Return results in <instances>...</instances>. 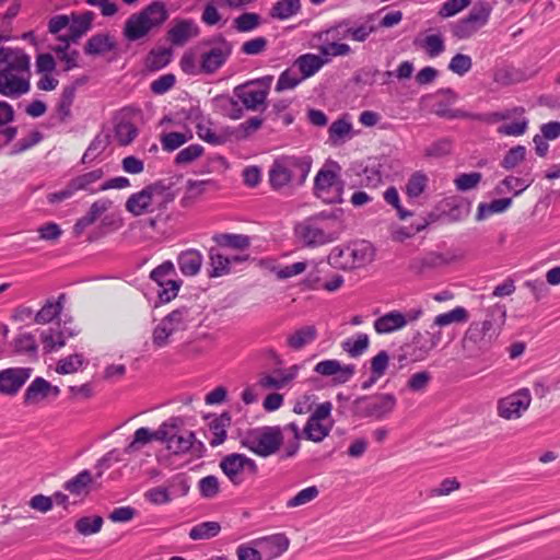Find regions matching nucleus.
<instances>
[{
	"mask_svg": "<svg viewBox=\"0 0 560 560\" xmlns=\"http://www.w3.org/2000/svg\"><path fill=\"white\" fill-rule=\"evenodd\" d=\"M506 322V307L495 303L486 310L483 320L469 324L462 339V347L467 358H477L487 352L497 341Z\"/></svg>",
	"mask_w": 560,
	"mask_h": 560,
	"instance_id": "nucleus-1",
	"label": "nucleus"
},
{
	"mask_svg": "<svg viewBox=\"0 0 560 560\" xmlns=\"http://www.w3.org/2000/svg\"><path fill=\"white\" fill-rule=\"evenodd\" d=\"M0 95L19 98L31 90V58L22 49L1 47Z\"/></svg>",
	"mask_w": 560,
	"mask_h": 560,
	"instance_id": "nucleus-2",
	"label": "nucleus"
},
{
	"mask_svg": "<svg viewBox=\"0 0 560 560\" xmlns=\"http://www.w3.org/2000/svg\"><path fill=\"white\" fill-rule=\"evenodd\" d=\"M310 155H281L269 167L268 182L276 191L301 187L312 168Z\"/></svg>",
	"mask_w": 560,
	"mask_h": 560,
	"instance_id": "nucleus-3",
	"label": "nucleus"
},
{
	"mask_svg": "<svg viewBox=\"0 0 560 560\" xmlns=\"http://www.w3.org/2000/svg\"><path fill=\"white\" fill-rule=\"evenodd\" d=\"M175 195L170 185L158 180L145 186L142 190L129 196L126 201V210L136 217L163 210L172 202Z\"/></svg>",
	"mask_w": 560,
	"mask_h": 560,
	"instance_id": "nucleus-4",
	"label": "nucleus"
},
{
	"mask_svg": "<svg viewBox=\"0 0 560 560\" xmlns=\"http://www.w3.org/2000/svg\"><path fill=\"white\" fill-rule=\"evenodd\" d=\"M168 14L161 1H155L139 13L128 18L124 27V35L128 40H138L144 37L153 27L165 22Z\"/></svg>",
	"mask_w": 560,
	"mask_h": 560,
	"instance_id": "nucleus-5",
	"label": "nucleus"
},
{
	"mask_svg": "<svg viewBox=\"0 0 560 560\" xmlns=\"http://www.w3.org/2000/svg\"><path fill=\"white\" fill-rule=\"evenodd\" d=\"M283 444L282 429L279 425H266L254 429L243 438L242 445L260 457L278 453Z\"/></svg>",
	"mask_w": 560,
	"mask_h": 560,
	"instance_id": "nucleus-6",
	"label": "nucleus"
},
{
	"mask_svg": "<svg viewBox=\"0 0 560 560\" xmlns=\"http://www.w3.org/2000/svg\"><path fill=\"white\" fill-rule=\"evenodd\" d=\"M327 259L328 264L337 269L360 268L372 261L373 249L368 242L336 246L330 250Z\"/></svg>",
	"mask_w": 560,
	"mask_h": 560,
	"instance_id": "nucleus-7",
	"label": "nucleus"
},
{
	"mask_svg": "<svg viewBox=\"0 0 560 560\" xmlns=\"http://www.w3.org/2000/svg\"><path fill=\"white\" fill-rule=\"evenodd\" d=\"M192 320L190 308L183 306L174 310L154 327L152 331V342L156 348H164L170 343V338L187 329Z\"/></svg>",
	"mask_w": 560,
	"mask_h": 560,
	"instance_id": "nucleus-8",
	"label": "nucleus"
},
{
	"mask_svg": "<svg viewBox=\"0 0 560 560\" xmlns=\"http://www.w3.org/2000/svg\"><path fill=\"white\" fill-rule=\"evenodd\" d=\"M397 399L393 394H376L358 397L352 404L353 413L359 418L382 420L395 409Z\"/></svg>",
	"mask_w": 560,
	"mask_h": 560,
	"instance_id": "nucleus-9",
	"label": "nucleus"
},
{
	"mask_svg": "<svg viewBox=\"0 0 560 560\" xmlns=\"http://www.w3.org/2000/svg\"><path fill=\"white\" fill-rule=\"evenodd\" d=\"M324 218H326V215L320 213L298 223L294 228V234L298 242L304 247L310 248L334 242L337 238V235L325 230L322 224V219Z\"/></svg>",
	"mask_w": 560,
	"mask_h": 560,
	"instance_id": "nucleus-10",
	"label": "nucleus"
},
{
	"mask_svg": "<svg viewBox=\"0 0 560 560\" xmlns=\"http://www.w3.org/2000/svg\"><path fill=\"white\" fill-rule=\"evenodd\" d=\"M207 49L200 56L199 72L212 74L218 71L230 58L233 45L222 35H217L206 42Z\"/></svg>",
	"mask_w": 560,
	"mask_h": 560,
	"instance_id": "nucleus-11",
	"label": "nucleus"
},
{
	"mask_svg": "<svg viewBox=\"0 0 560 560\" xmlns=\"http://www.w3.org/2000/svg\"><path fill=\"white\" fill-rule=\"evenodd\" d=\"M532 393L528 388H520L497 400V416L505 421L521 419L532 405Z\"/></svg>",
	"mask_w": 560,
	"mask_h": 560,
	"instance_id": "nucleus-12",
	"label": "nucleus"
},
{
	"mask_svg": "<svg viewBox=\"0 0 560 560\" xmlns=\"http://www.w3.org/2000/svg\"><path fill=\"white\" fill-rule=\"evenodd\" d=\"M492 8L488 2L477 3L464 19L451 25V32L457 39H467L474 36L489 21Z\"/></svg>",
	"mask_w": 560,
	"mask_h": 560,
	"instance_id": "nucleus-13",
	"label": "nucleus"
},
{
	"mask_svg": "<svg viewBox=\"0 0 560 560\" xmlns=\"http://www.w3.org/2000/svg\"><path fill=\"white\" fill-rule=\"evenodd\" d=\"M343 183L338 172L326 167L320 168L314 178V194L326 203L342 202Z\"/></svg>",
	"mask_w": 560,
	"mask_h": 560,
	"instance_id": "nucleus-14",
	"label": "nucleus"
},
{
	"mask_svg": "<svg viewBox=\"0 0 560 560\" xmlns=\"http://www.w3.org/2000/svg\"><path fill=\"white\" fill-rule=\"evenodd\" d=\"M220 468L235 486L243 482L244 479L242 475L244 471H248L250 475H256L258 471L257 464L254 459L238 453H233L223 457L220 463Z\"/></svg>",
	"mask_w": 560,
	"mask_h": 560,
	"instance_id": "nucleus-15",
	"label": "nucleus"
},
{
	"mask_svg": "<svg viewBox=\"0 0 560 560\" xmlns=\"http://www.w3.org/2000/svg\"><path fill=\"white\" fill-rule=\"evenodd\" d=\"M442 340V332L439 331H417L411 342L407 346L410 350L408 354L415 362L423 361L428 358L430 352L435 349Z\"/></svg>",
	"mask_w": 560,
	"mask_h": 560,
	"instance_id": "nucleus-16",
	"label": "nucleus"
},
{
	"mask_svg": "<svg viewBox=\"0 0 560 560\" xmlns=\"http://www.w3.org/2000/svg\"><path fill=\"white\" fill-rule=\"evenodd\" d=\"M373 15L366 18V22L358 26H349V21H341L337 25L328 28L325 34L331 35L332 38H347L350 37L355 42H365L369 36L376 31L373 24Z\"/></svg>",
	"mask_w": 560,
	"mask_h": 560,
	"instance_id": "nucleus-17",
	"label": "nucleus"
},
{
	"mask_svg": "<svg viewBox=\"0 0 560 560\" xmlns=\"http://www.w3.org/2000/svg\"><path fill=\"white\" fill-rule=\"evenodd\" d=\"M314 372L325 377H332L334 384L341 385L352 378L355 366L353 364H341L336 359H327L316 363Z\"/></svg>",
	"mask_w": 560,
	"mask_h": 560,
	"instance_id": "nucleus-18",
	"label": "nucleus"
},
{
	"mask_svg": "<svg viewBox=\"0 0 560 560\" xmlns=\"http://www.w3.org/2000/svg\"><path fill=\"white\" fill-rule=\"evenodd\" d=\"M31 368H8L0 371V394L15 396L31 377Z\"/></svg>",
	"mask_w": 560,
	"mask_h": 560,
	"instance_id": "nucleus-19",
	"label": "nucleus"
},
{
	"mask_svg": "<svg viewBox=\"0 0 560 560\" xmlns=\"http://www.w3.org/2000/svg\"><path fill=\"white\" fill-rule=\"evenodd\" d=\"M166 448L175 455L192 453L196 456H200L205 450V446L202 442L196 440L194 432H182L178 427L175 431V434H173L171 441L168 442Z\"/></svg>",
	"mask_w": 560,
	"mask_h": 560,
	"instance_id": "nucleus-20",
	"label": "nucleus"
},
{
	"mask_svg": "<svg viewBox=\"0 0 560 560\" xmlns=\"http://www.w3.org/2000/svg\"><path fill=\"white\" fill-rule=\"evenodd\" d=\"M253 544L260 549L264 560H271L288 550L290 540L284 534H275L258 538Z\"/></svg>",
	"mask_w": 560,
	"mask_h": 560,
	"instance_id": "nucleus-21",
	"label": "nucleus"
},
{
	"mask_svg": "<svg viewBox=\"0 0 560 560\" xmlns=\"http://www.w3.org/2000/svg\"><path fill=\"white\" fill-rule=\"evenodd\" d=\"M233 93L248 110H257L260 106L265 105L267 101V91L258 90L248 82L237 85Z\"/></svg>",
	"mask_w": 560,
	"mask_h": 560,
	"instance_id": "nucleus-22",
	"label": "nucleus"
},
{
	"mask_svg": "<svg viewBox=\"0 0 560 560\" xmlns=\"http://www.w3.org/2000/svg\"><path fill=\"white\" fill-rule=\"evenodd\" d=\"M113 207V201L107 198H101L94 201L88 212L77 220L73 232L77 236L81 235L84 230L94 224L106 211Z\"/></svg>",
	"mask_w": 560,
	"mask_h": 560,
	"instance_id": "nucleus-23",
	"label": "nucleus"
},
{
	"mask_svg": "<svg viewBox=\"0 0 560 560\" xmlns=\"http://www.w3.org/2000/svg\"><path fill=\"white\" fill-rule=\"evenodd\" d=\"M299 371H300L299 365H292L287 370H277V371H275L273 375H270V374L262 375L258 381V385L266 389L283 388L298 376Z\"/></svg>",
	"mask_w": 560,
	"mask_h": 560,
	"instance_id": "nucleus-24",
	"label": "nucleus"
},
{
	"mask_svg": "<svg viewBox=\"0 0 560 560\" xmlns=\"http://www.w3.org/2000/svg\"><path fill=\"white\" fill-rule=\"evenodd\" d=\"M199 35V27L192 20H179L168 31V39L175 46H183Z\"/></svg>",
	"mask_w": 560,
	"mask_h": 560,
	"instance_id": "nucleus-25",
	"label": "nucleus"
},
{
	"mask_svg": "<svg viewBox=\"0 0 560 560\" xmlns=\"http://www.w3.org/2000/svg\"><path fill=\"white\" fill-rule=\"evenodd\" d=\"M373 327L380 335H388L406 327V319L400 311H390L374 320Z\"/></svg>",
	"mask_w": 560,
	"mask_h": 560,
	"instance_id": "nucleus-26",
	"label": "nucleus"
},
{
	"mask_svg": "<svg viewBox=\"0 0 560 560\" xmlns=\"http://www.w3.org/2000/svg\"><path fill=\"white\" fill-rule=\"evenodd\" d=\"M352 137V124L347 116L338 118L328 128V142L332 147H339Z\"/></svg>",
	"mask_w": 560,
	"mask_h": 560,
	"instance_id": "nucleus-27",
	"label": "nucleus"
},
{
	"mask_svg": "<svg viewBox=\"0 0 560 560\" xmlns=\"http://www.w3.org/2000/svg\"><path fill=\"white\" fill-rule=\"evenodd\" d=\"M51 384L43 377L32 381L24 393L25 405H36L50 396Z\"/></svg>",
	"mask_w": 560,
	"mask_h": 560,
	"instance_id": "nucleus-28",
	"label": "nucleus"
},
{
	"mask_svg": "<svg viewBox=\"0 0 560 560\" xmlns=\"http://www.w3.org/2000/svg\"><path fill=\"white\" fill-rule=\"evenodd\" d=\"M317 338V329L315 326H302L287 337V345L294 351L302 350L311 345Z\"/></svg>",
	"mask_w": 560,
	"mask_h": 560,
	"instance_id": "nucleus-29",
	"label": "nucleus"
},
{
	"mask_svg": "<svg viewBox=\"0 0 560 560\" xmlns=\"http://www.w3.org/2000/svg\"><path fill=\"white\" fill-rule=\"evenodd\" d=\"M202 255L197 249H187L179 254L177 264L184 276H196L202 266Z\"/></svg>",
	"mask_w": 560,
	"mask_h": 560,
	"instance_id": "nucleus-30",
	"label": "nucleus"
},
{
	"mask_svg": "<svg viewBox=\"0 0 560 560\" xmlns=\"http://www.w3.org/2000/svg\"><path fill=\"white\" fill-rule=\"evenodd\" d=\"M327 62H329V58H324L323 56L314 54H304L295 60L294 66L302 73L303 79H307L319 71V69Z\"/></svg>",
	"mask_w": 560,
	"mask_h": 560,
	"instance_id": "nucleus-31",
	"label": "nucleus"
},
{
	"mask_svg": "<svg viewBox=\"0 0 560 560\" xmlns=\"http://www.w3.org/2000/svg\"><path fill=\"white\" fill-rule=\"evenodd\" d=\"M66 300V295L61 293L56 301L49 299L45 302L42 308L36 313L34 320L37 324H48L57 318Z\"/></svg>",
	"mask_w": 560,
	"mask_h": 560,
	"instance_id": "nucleus-32",
	"label": "nucleus"
},
{
	"mask_svg": "<svg viewBox=\"0 0 560 560\" xmlns=\"http://www.w3.org/2000/svg\"><path fill=\"white\" fill-rule=\"evenodd\" d=\"M230 424L231 416L228 412H223L210 421L209 432L211 438L209 439V443L211 446H219L226 440V428H229Z\"/></svg>",
	"mask_w": 560,
	"mask_h": 560,
	"instance_id": "nucleus-33",
	"label": "nucleus"
},
{
	"mask_svg": "<svg viewBox=\"0 0 560 560\" xmlns=\"http://www.w3.org/2000/svg\"><path fill=\"white\" fill-rule=\"evenodd\" d=\"M91 24L92 13H85L81 16L73 18L72 22L68 25V33L66 35H60L58 39H69V43H74L91 28Z\"/></svg>",
	"mask_w": 560,
	"mask_h": 560,
	"instance_id": "nucleus-34",
	"label": "nucleus"
},
{
	"mask_svg": "<svg viewBox=\"0 0 560 560\" xmlns=\"http://www.w3.org/2000/svg\"><path fill=\"white\" fill-rule=\"evenodd\" d=\"M196 132L198 137L212 144V145H221L224 144L228 140L226 136L223 132H218L213 127V122L209 119H200L196 125Z\"/></svg>",
	"mask_w": 560,
	"mask_h": 560,
	"instance_id": "nucleus-35",
	"label": "nucleus"
},
{
	"mask_svg": "<svg viewBox=\"0 0 560 560\" xmlns=\"http://www.w3.org/2000/svg\"><path fill=\"white\" fill-rule=\"evenodd\" d=\"M221 532V524L215 521L201 522L192 526L188 533L191 540H208L217 537Z\"/></svg>",
	"mask_w": 560,
	"mask_h": 560,
	"instance_id": "nucleus-36",
	"label": "nucleus"
},
{
	"mask_svg": "<svg viewBox=\"0 0 560 560\" xmlns=\"http://www.w3.org/2000/svg\"><path fill=\"white\" fill-rule=\"evenodd\" d=\"M92 475L88 469L80 471L73 478L65 482L63 489L73 495H83L89 493V487L92 483Z\"/></svg>",
	"mask_w": 560,
	"mask_h": 560,
	"instance_id": "nucleus-37",
	"label": "nucleus"
},
{
	"mask_svg": "<svg viewBox=\"0 0 560 560\" xmlns=\"http://www.w3.org/2000/svg\"><path fill=\"white\" fill-rule=\"evenodd\" d=\"M115 48V43L108 34L92 36L84 46L86 55H102Z\"/></svg>",
	"mask_w": 560,
	"mask_h": 560,
	"instance_id": "nucleus-38",
	"label": "nucleus"
},
{
	"mask_svg": "<svg viewBox=\"0 0 560 560\" xmlns=\"http://www.w3.org/2000/svg\"><path fill=\"white\" fill-rule=\"evenodd\" d=\"M301 11L300 0H280L270 10V16L277 20H288Z\"/></svg>",
	"mask_w": 560,
	"mask_h": 560,
	"instance_id": "nucleus-39",
	"label": "nucleus"
},
{
	"mask_svg": "<svg viewBox=\"0 0 560 560\" xmlns=\"http://www.w3.org/2000/svg\"><path fill=\"white\" fill-rule=\"evenodd\" d=\"M511 198L495 199L489 203L481 202L477 208L476 220L482 221L491 214L504 212L511 206Z\"/></svg>",
	"mask_w": 560,
	"mask_h": 560,
	"instance_id": "nucleus-40",
	"label": "nucleus"
},
{
	"mask_svg": "<svg viewBox=\"0 0 560 560\" xmlns=\"http://www.w3.org/2000/svg\"><path fill=\"white\" fill-rule=\"evenodd\" d=\"M415 44L421 47L431 58L440 56L445 50L444 39L440 34H432L423 39H416Z\"/></svg>",
	"mask_w": 560,
	"mask_h": 560,
	"instance_id": "nucleus-41",
	"label": "nucleus"
},
{
	"mask_svg": "<svg viewBox=\"0 0 560 560\" xmlns=\"http://www.w3.org/2000/svg\"><path fill=\"white\" fill-rule=\"evenodd\" d=\"M213 241L222 247H230L234 249H246L249 247L250 242L247 235L221 233L213 235Z\"/></svg>",
	"mask_w": 560,
	"mask_h": 560,
	"instance_id": "nucleus-42",
	"label": "nucleus"
},
{
	"mask_svg": "<svg viewBox=\"0 0 560 560\" xmlns=\"http://www.w3.org/2000/svg\"><path fill=\"white\" fill-rule=\"evenodd\" d=\"M137 136L138 129L132 122L128 120H120L116 122L114 127V138L119 145L125 147L130 144Z\"/></svg>",
	"mask_w": 560,
	"mask_h": 560,
	"instance_id": "nucleus-43",
	"label": "nucleus"
},
{
	"mask_svg": "<svg viewBox=\"0 0 560 560\" xmlns=\"http://www.w3.org/2000/svg\"><path fill=\"white\" fill-rule=\"evenodd\" d=\"M429 177L422 172H415L406 183L405 192L409 199L420 197L427 189Z\"/></svg>",
	"mask_w": 560,
	"mask_h": 560,
	"instance_id": "nucleus-44",
	"label": "nucleus"
},
{
	"mask_svg": "<svg viewBox=\"0 0 560 560\" xmlns=\"http://www.w3.org/2000/svg\"><path fill=\"white\" fill-rule=\"evenodd\" d=\"M192 139L191 132H166L160 137L162 149L166 152H173L183 144Z\"/></svg>",
	"mask_w": 560,
	"mask_h": 560,
	"instance_id": "nucleus-45",
	"label": "nucleus"
},
{
	"mask_svg": "<svg viewBox=\"0 0 560 560\" xmlns=\"http://www.w3.org/2000/svg\"><path fill=\"white\" fill-rule=\"evenodd\" d=\"M211 270L209 271L210 277H221L230 272L232 259L217 252L214 248L210 249L209 253Z\"/></svg>",
	"mask_w": 560,
	"mask_h": 560,
	"instance_id": "nucleus-46",
	"label": "nucleus"
},
{
	"mask_svg": "<svg viewBox=\"0 0 560 560\" xmlns=\"http://www.w3.org/2000/svg\"><path fill=\"white\" fill-rule=\"evenodd\" d=\"M468 317L467 310L463 306H457L446 313L436 315L433 325L444 327L453 323H465L468 320Z\"/></svg>",
	"mask_w": 560,
	"mask_h": 560,
	"instance_id": "nucleus-47",
	"label": "nucleus"
},
{
	"mask_svg": "<svg viewBox=\"0 0 560 560\" xmlns=\"http://www.w3.org/2000/svg\"><path fill=\"white\" fill-rule=\"evenodd\" d=\"M40 340L46 352H51L62 348L66 345L65 331L55 330L52 328L43 330Z\"/></svg>",
	"mask_w": 560,
	"mask_h": 560,
	"instance_id": "nucleus-48",
	"label": "nucleus"
},
{
	"mask_svg": "<svg viewBox=\"0 0 560 560\" xmlns=\"http://www.w3.org/2000/svg\"><path fill=\"white\" fill-rule=\"evenodd\" d=\"M103 523L104 521L102 516H83L75 522L74 528L83 536H91L97 534L102 529Z\"/></svg>",
	"mask_w": 560,
	"mask_h": 560,
	"instance_id": "nucleus-49",
	"label": "nucleus"
},
{
	"mask_svg": "<svg viewBox=\"0 0 560 560\" xmlns=\"http://www.w3.org/2000/svg\"><path fill=\"white\" fill-rule=\"evenodd\" d=\"M369 343V336L366 334H359L354 339L349 338L345 340L341 347L350 357L357 358L364 353Z\"/></svg>",
	"mask_w": 560,
	"mask_h": 560,
	"instance_id": "nucleus-50",
	"label": "nucleus"
},
{
	"mask_svg": "<svg viewBox=\"0 0 560 560\" xmlns=\"http://www.w3.org/2000/svg\"><path fill=\"white\" fill-rule=\"evenodd\" d=\"M109 143V136L106 133H98L82 156V163H90L94 161Z\"/></svg>",
	"mask_w": 560,
	"mask_h": 560,
	"instance_id": "nucleus-51",
	"label": "nucleus"
},
{
	"mask_svg": "<svg viewBox=\"0 0 560 560\" xmlns=\"http://www.w3.org/2000/svg\"><path fill=\"white\" fill-rule=\"evenodd\" d=\"M330 429L331 427L323 424L322 421H312V419H308L304 427L303 434L305 439L310 441L322 442L328 436Z\"/></svg>",
	"mask_w": 560,
	"mask_h": 560,
	"instance_id": "nucleus-52",
	"label": "nucleus"
},
{
	"mask_svg": "<svg viewBox=\"0 0 560 560\" xmlns=\"http://www.w3.org/2000/svg\"><path fill=\"white\" fill-rule=\"evenodd\" d=\"M319 494V490L316 486H311L299 491L294 497L289 499L285 503L288 509H294L298 506L305 505L315 500Z\"/></svg>",
	"mask_w": 560,
	"mask_h": 560,
	"instance_id": "nucleus-53",
	"label": "nucleus"
},
{
	"mask_svg": "<svg viewBox=\"0 0 560 560\" xmlns=\"http://www.w3.org/2000/svg\"><path fill=\"white\" fill-rule=\"evenodd\" d=\"M61 44L54 48L59 59L65 62V70L69 71L78 66L79 52L77 50L68 51L69 39L60 40Z\"/></svg>",
	"mask_w": 560,
	"mask_h": 560,
	"instance_id": "nucleus-54",
	"label": "nucleus"
},
{
	"mask_svg": "<svg viewBox=\"0 0 560 560\" xmlns=\"http://www.w3.org/2000/svg\"><path fill=\"white\" fill-rule=\"evenodd\" d=\"M84 363V358L80 353L70 354L58 361L56 372L58 374H72L77 372Z\"/></svg>",
	"mask_w": 560,
	"mask_h": 560,
	"instance_id": "nucleus-55",
	"label": "nucleus"
},
{
	"mask_svg": "<svg viewBox=\"0 0 560 560\" xmlns=\"http://www.w3.org/2000/svg\"><path fill=\"white\" fill-rule=\"evenodd\" d=\"M180 420L178 418H171L170 420L163 422L158 430L152 431L153 441H161L168 445L173 434H175L176 429L179 425Z\"/></svg>",
	"mask_w": 560,
	"mask_h": 560,
	"instance_id": "nucleus-56",
	"label": "nucleus"
},
{
	"mask_svg": "<svg viewBox=\"0 0 560 560\" xmlns=\"http://www.w3.org/2000/svg\"><path fill=\"white\" fill-rule=\"evenodd\" d=\"M481 179L482 174L479 172L462 173L454 179V185L458 191H468L475 189Z\"/></svg>",
	"mask_w": 560,
	"mask_h": 560,
	"instance_id": "nucleus-57",
	"label": "nucleus"
},
{
	"mask_svg": "<svg viewBox=\"0 0 560 560\" xmlns=\"http://www.w3.org/2000/svg\"><path fill=\"white\" fill-rule=\"evenodd\" d=\"M260 24V16L257 13L246 12L235 18L233 25L241 33L250 32Z\"/></svg>",
	"mask_w": 560,
	"mask_h": 560,
	"instance_id": "nucleus-58",
	"label": "nucleus"
},
{
	"mask_svg": "<svg viewBox=\"0 0 560 560\" xmlns=\"http://www.w3.org/2000/svg\"><path fill=\"white\" fill-rule=\"evenodd\" d=\"M453 142L450 138H442L430 145H428L424 150V154L428 158H443L452 152Z\"/></svg>",
	"mask_w": 560,
	"mask_h": 560,
	"instance_id": "nucleus-59",
	"label": "nucleus"
},
{
	"mask_svg": "<svg viewBox=\"0 0 560 560\" xmlns=\"http://www.w3.org/2000/svg\"><path fill=\"white\" fill-rule=\"evenodd\" d=\"M104 176V172L98 168L91 172H88L85 174H82L80 176L74 177L71 179L72 187L79 191V190H88L90 189V186L97 180H100Z\"/></svg>",
	"mask_w": 560,
	"mask_h": 560,
	"instance_id": "nucleus-60",
	"label": "nucleus"
},
{
	"mask_svg": "<svg viewBox=\"0 0 560 560\" xmlns=\"http://www.w3.org/2000/svg\"><path fill=\"white\" fill-rule=\"evenodd\" d=\"M303 80V77L299 75L294 69H287L280 74L276 84V91L282 92L285 90H292Z\"/></svg>",
	"mask_w": 560,
	"mask_h": 560,
	"instance_id": "nucleus-61",
	"label": "nucleus"
},
{
	"mask_svg": "<svg viewBox=\"0 0 560 560\" xmlns=\"http://www.w3.org/2000/svg\"><path fill=\"white\" fill-rule=\"evenodd\" d=\"M144 499L155 505L167 504L172 501L171 491L166 486H159L147 490Z\"/></svg>",
	"mask_w": 560,
	"mask_h": 560,
	"instance_id": "nucleus-62",
	"label": "nucleus"
},
{
	"mask_svg": "<svg viewBox=\"0 0 560 560\" xmlns=\"http://www.w3.org/2000/svg\"><path fill=\"white\" fill-rule=\"evenodd\" d=\"M203 153V147L200 144H190L184 149H182L175 156V164L177 165H186L198 158H200Z\"/></svg>",
	"mask_w": 560,
	"mask_h": 560,
	"instance_id": "nucleus-63",
	"label": "nucleus"
},
{
	"mask_svg": "<svg viewBox=\"0 0 560 560\" xmlns=\"http://www.w3.org/2000/svg\"><path fill=\"white\" fill-rule=\"evenodd\" d=\"M171 57V50L166 48L152 50L148 56L147 66L151 70H160L170 63Z\"/></svg>",
	"mask_w": 560,
	"mask_h": 560,
	"instance_id": "nucleus-64",
	"label": "nucleus"
}]
</instances>
